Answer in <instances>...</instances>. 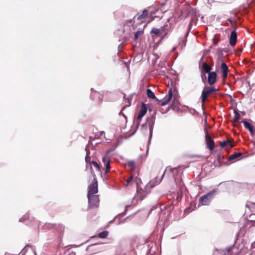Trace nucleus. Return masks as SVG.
<instances>
[{
  "instance_id": "16",
  "label": "nucleus",
  "mask_w": 255,
  "mask_h": 255,
  "mask_svg": "<svg viewBox=\"0 0 255 255\" xmlns=\"http://www.w3.org/2000/svg\"><path fill=\"white\" fill-rule=\"evenodd\" d=\"M220 145L221 148L232 147L233 146L229 140L221 141Z\"/></svg>"
},
{
  "instance_id": "7",
  "label": "nucleus",
  "mask_w": 255,
  "mask_h": 255,
  "mask_svg": "<svg viewBox=\"0 0 255 255\" xmlns=\"http://www.w3.org/2000/svg\"><path fill=\"white\" fill-rule=\"evenodd\" d=\"M205 139L207 147L210 150H213L214 149V142L208 132H206Z\"/></svg>"
},
{
  "instance_id": "2",
  "label": "nucleus",
  "mask_w": 255,
  "mask_h": 255,
  "mask_svg": "<svg viewBox=\"0 0 255 255\" xmlns=\"http://www.w3.org/2000/svg\"><path fill=\"white\" fill-rule=\"evenodd\" d=\"M217 189H215L207 194L202 196L199 199V205L202 206L208 205L217 193Z\"/></svg>"
},
{
  "instance_id": "37",
  "label": "nucleus",
  "mask_w": 255,
  "mask_h": 255,
  "mask_svg": "<svg viewBox=\"0 0 255 255\" xmlns=\"http://www.w3.org/2000/svg\"><path fill=\"white\" fill-rule=\"evenodd\" d=\"M175 49H176V47H173V48H172V51H174V50H175Z\"/></svg>"
},
{
  "instance_id": "25",
  "label": "nucleus",
  "mask_w": 255,
  "mask_h": 255,
  "mask_svg": "<svg viewBox=\"0 0 255 255\" xmlns=\"http://www.w3.org/2000/svg\"><path fill=\"white\" fill-rule=\"evenodd\" d=\"M142 34V31H140V30H138L134 34V39L135 40H136L139 35H141Z\"/></svg>"
},
{
  "instance_id": "10",
  "label": "nucleus",
  "mask_w": 255,
  "mask_h": 255,
  "mask_svg": "<svg viewBox=\"0 0 255 255\" xmlns=\"http://www.w3.org/2000/svg\"><path fill=\"white\" fill-rule=\"evenodd\" d=\"M102 161L104 164L105 167V173H107L110 171V159L108 155H105L102 158Z\"/></svg>"
},
{
  "instance_id": "8",
  "label": "nucleus",
  "mask_w": 255,
  "mask_h": 255,
  "mask_svg": "<svg viewBox=\"0 0 255 255\" xmlns=\"http://www.w3.org/2000/svg\"><path fill=\"white\" fill-rule=\"evenodd\" d=\"M210 70L211 67L206 62H203L201 69V76L203 82L206 79V74L204 72L209 73L210 72Z\"/></svg>"
},
{
  "instance_id": "31",
  "label": "nucleus",
  "mask_w": 255,
  "mask_h": 255,
  "mask_svg": "<svg viewBox=\"0 0 255 255\" xmlns=\"http://www.w3.org/2000/svg\"><path fill=\"white\" fill-rule=\"evenodd\" d=\"M142 192V191H139L138 189H137V196L140 199V200H142L144 197H142L140 196V192Z\"/></svg>"
},
{
  "instance_id": "15",
  "label": "nucleus",
  "mask_w": 255,
  "mask_h": 255,
  "mask_svg": "<svg viewBox=\"0 0 255 255\" xmlns=\"http://www.w3.org/2000/svg\"><path fill=\"white\" fill-rule=\"evenodd\" d=\"M241 123L244 124L245 128L250 131L251 134H254L255 131L254 127L250 123L246 121H243Z\"/></svg>"
},
{
  "instance_id": "5",
  "label": "nucleus",
  "mask_w": 255,
  "mask_h": 255,
  "mask_svg": "<svg viewBox=\"0 0 255 255\" xmlns=\"http://www.w3.org/2000/svg\"><path fill=\"white\" fill-rule=\"evenodd\" d=\"M98 192V183L95 179L93 180L88 187V196L95 195Z\"/></svg>"
},
{
  "instance_id": "3",
  "label": "nucleus",
  "mask_w": 255,
  "mask_h": 255,
  "mask_svg": "<svg viewBox=\"0 0 255 255\" xmlns=\"http://www.w3.org/2000/svg\"><path fill=\"white\" fill-rule=\"evenodd\" d=\"M217 89L214 87H205L202 92L201 94V101L203 104H204L209 95L211 93L215 92Z\"/></svg>"
},
{
  "instance_id": "18",
  "label": "nucleus",
  "mask_w": 255,
  "mask_h": 255,
  "mask_svg": "<svg viewBox=\"0 0 255 255\" xmlns=\"http://www.w3.org/2000/svg\"><path fill=\"white\" fill-rule=\"evenodd\" d=\"M242 155V153L240 152L239 153H235L232 155H231L229 157V160L230 161H232L234 159H237L240 157Z\"/></svg>"
},
{
  "instance_id": "24",
  "label": "nucleus",
  "mask_w": 255,
  "mask_h": 255,
  "mask_svg": "<svg viewBox=\"0 0 255 255\" xmlns=\"http://www.w3.org/2000/svg\"><path fill=\"white\" fill-rule=\"evenodd\" d=\"M228 21L230 22L232 26L234 27V29H236V26L235 25V20L232 18H229L227 20Z\"/></svg>"
},
{
  "instance_id": "30",
  "label": "nucleus",
  "mask_w": 255,
  "mask_h": 255,
  "mask_svg": "<svg viewBox=\"0 0 255 255\" xmlns=\"http://www.w3.org/2000/svg\"><path fill=\"white\" fill-rule=\"evenodd\" d=\"M235 119L236 121H238L239 120V119L240 115L236 111H235Z\"/></svg>"
},
{
  "instance_id": "33",
  "label": "nucleus",
  "mask_w": 255,
  "mask_h": 255,
  "mask_svg": "<svg viewBox=\"0 0 255 255\" xmlns=\"http://www.w3.org/2000/svg\"><path fill=\"white\" fill-rule=\"evenodd\" d=\"M149 130H150V138H151V137L152 136V130H153V126H152V125L150 126Z\"/></svg>"
},
{
  "instance_id": "38",
  "label": "nucleus",
  "mask_w": 255,
  "mask_h": 255,
  "mask_svg": "<svg viewBox=\"0 0 255 255\" xmlns=\"http://www.w3.org/2000/svg\"><path fill=\"white\" fill-rule=\"evenodd\" d=\"M203 58H204V57H203V56H202V57L201 58V59L200 60V61H203Z\"/></svg>"
},
{
  "instance_id": "17",
  "label": "nucleus",
  "mask_w": 255,
  "mask_h": 255,
  "mask_svg": "<svg viewBox=\"0 0 255 255\" xmlns=\"http://www.w3.org/2000/svg\"><path fill=\"white\" fill-rule=\"evenodd\" d=\"M138 180H139V179L137 177L133 178V176L131 175L127 180V186L129 185L131 181H133L137 184Z\"/></svg>"
},
{
  "instance_id": "32",
  "label": "nucleus",
  "mask_w": 255,
  "mask_h": 255,
  "mask_svg": "<svg viewBox=\"0 0 255 255\" xmlns=\"http://www.w3.org/2000/svg\"><path fill=\"white\" fill-rule=\"evenodd\" d=\"M127 100H128V104L127 105V106L128 107V106H129L130 105V104H131V97H129H129H128V98H127Z\"/></svg>"
},
{
  "instance_id": "20",
  "label": "nucleus",
  "mask_w": 255,
  "mask_h": 255,
  "mask_svg": "<svg viewBox=\"0 0 255 255\" xmlns=\"http://www.w3.org/2000/svg\"><path fill=\"white\" fill-rule=\"evenodd\" d=\"M108 234H109V232L108 231H104L103 232L100 233L98 234V237L100 238L104 239V238H106L108 236Z\"/></svg>"
},
{
  "instance_id": "22",
  "label": "nucleus",
  "mask_w": 255,
  "mask_h": 255,
  "mask_svg": "<svg viewBox=\"0 0 255 255\" xmlns=\"http://www.w3.org/2000/svg\"><path fill=\"white\" fill-rule=\"evenodd\" d=\"M235 249L234 246L226 249L227 253H225L226 255H232L233 250Z\"/></svg>"
},
{
  "instance_id": "19",
  "label": "nucleus",
  "mask_w": 255,
  "mask_h": 255,
  "mask_svg": "<svg viewBox=\"0 0 255 255\" xmlns=\"http://www.w3.org/2000/svg\"><path fill=\"white\" fill-rule=\"evenodd\" d=\"M147 11L146 10H144L142 11V14L139 15L137 17V19L139 20H142V19H144L147 15Z\"/></svg>"
},
{
  "instance_id": "27",
  "label": "nucleus",
  "mask_w": 255,
  "mask_h": 255,
  "mask_svg": "<svg viewBox=\"0 0 255 255\" xmlns=\"http://www.w3.org/2000/svg\"><path fill=\"white\" fill-rule=\"evenodd\" d=\"M128 165L132 168H134L135 167V162L134 161H132V160H130V161H129L128 162Z\"/></svg>"
},
{
  "instance_id": "9",
  "label": "nucleus",
  "mask_w": 255,
  "mask_h": 255,
  "mask_svg": "<svg viewBox=\"0 0 255 255\" xmlns=\"http://www.w3.org/2000/svg\"><path fill=\"white\" fill-rule=\"evenodd\" d=\"M221 65L219 67V70L221 71L223 78H226L228 76V67L226 63L221 60Z\"/></svg>"
},
{
  "instance_id": "12",
  "label": "nucleus",
  "mask_w": 255,
  "mask_h": 255,
  "mask_svg": "<svg viewBox=\"0 0 255 255\" xmlns=\"http://www.w3.org/2000/svg\"><path fill=\"white\" fill-rule=\"evenodd\" d=\"M235 30L236 29L231 32L230 36V44L232 46H235L237 42V34Z\"/></svg>"
},
{
  "instance_id": "36",
  "label": "nucleus",
  "mask_w": 255,
  "mask_h": 255,
  "mask_svg": "<svg viewBox=\"0 0 255 255\" xmlns=\"http://www.w3.org/2000/svg\"><path fill=\"white\" fill-rule=\"evenodd\" d=\"M25 219H23V218H21L20 219H19V222H22L23 221H24Z\"/></svg>"
},
{
  "instance_id": "4",
  "label": "nucleus",
  "mask_w": 255,
  "mask_h": 255,
  "mask_svg": "<svg viewBox=\"0 0 255 255\" xmlns=\"http://www.w3.org/2000/svg\"><path fill=\"white\" fill-rule=\"evenodd\" d=\"M89 207L90 208H97L99 206V197L98 195H95L90 196H88Z\"/></svg>"
},
{
  "instance_id": "35",
  "label": "nucleus",
  "mask_w": 255,
  "mask_h": 255,
  "mask_svg": "<svg viewBox=\"0 0 255 255\" xmlns=\"http://www.w3.org/2000/svg\"><path fill=\"white\" fill-rule=\"evenodd\" d=\"M126 108V107H124L123 109L120 112V113H119V115H123V116L126 118V117L125 116V115L123 114V111L124 110V109Z\"/></svg>"
},
{
  "instance_id": "6",
  "label": "nucleus",
  "mask_w": 255,
  "mask_h": 255,
  "mask_svg": "<svg viewBox=\"0 0 255 255\" xmlns=\"http://www.w3.org/2000/svg\"><path fill=\"white\" fill-rule=\"evenodd\" d=\"M147 112V108L145 105V104H142V105L141 107L140 110L139 112L138 116L136 119V124L138 126L140 124V123L141 121L142 117L145 115Z\"/></svg>"
},
{
  "instance_id": "14",
  "label": "nucleus",
  "mask_w": 255,
  "mask_h": 255,
  "mask_svg": "<svg viewBox=\"0 0 255 255\" xmlns=\"http://www.w3.org/2000/svg\"><path fill=\"white\" fill-rule=\"evenodd\" d=\"M164 174L162 176L161 178H155L154 180L150 181L146 185V187H150L153 188L155 185H158L160 183L161 181L162 180V177L163 176Z\"/></svg>"
},
{
  "instance_id": "11",
  "label": "nucleus",
  "mask_w": 255,
  "mask_h": 255,
  "mask_svg": "<svg viewBox=\"0 0 255 255\" xmlns=\"http://www.w3.org/2000/svg\"><path fill=\"white\" fill-rule=\"evenodd\" d=\"M217 80V74L215 72H210L208 73V80L210 85L214 84Z\"/></svg>"
},
{
  "instance_id": "28",
  "label": "nucleus",
  "mask_w": 255,
  "mask_h": 255,
  "mask_svg": "<svg viewBox=\"0 0 255 255\" xmlns=\"http://www.w3.org/2000/svg\"><path fill=\"white\" fill-rule=\"evenodd\" d=\"M90 160H91V157L90 156H89L88 153L87 152V155L85 157V161L87 163H89L90 164H92Z\"/></svg>"
},
{
  "instance_id": "26",
  "label": "nucleus",
  "mask_w": 255,
  "mask_h": 255,
  "mask_svg": "<svg viewBox=\"0 0 255 255\" xmlns=\"http://www.w3.org/2000/svg\"><path fill=\"white\" fill-rule=\"evenodd\" d=\"M91 164L99 171H100V166L96 161H92Z\"/></svg>"
},
{
  "instance_id": "29",
  "label": "nucleus",
  "mask_w": 255,
  "mask_h": 255,
  "mask_svg": "<svg viewBox=\"0 0 255 255\" xmlns=\"http://www.w3.org/2000/svg\"><path fill=\"white\" fill-rule=\"evenodd\" d=\"M174 169H175V168H173V169H172V168H170V167H167V168H166V169H165V171H164V174H165V173H167V172H172V171L173 170H174Z\"/></svg>"
},
{
  "instance_id": "13",
  "label": "nucleus",
  "mask_w": 255,
  "mask_h": 255,
  "mask_svg": "<svg viewBox=\"0 0 255 255\" xmlns=\"http://www.w3.org/2000/svg\"><path fill=\"white\" fill-rule=\"evenodd\" d=\"M172 97V92L171 89H170L167 95L164 98L163 101L161 103L160 105L161 106H165L167 105L171 100V98Z\"/></svg>"
},
{
  "instance_id": "1",
  "label": "nucleus",
  "mask_w": 255,
  "mask_h": 255,
  "mask_svg": "<svg viewBox=\"0 0 255 255\" xmlns=\"http://www.w3.org/2000/svg\"><path fill=\"white\" fill-rule=\"evenodd\" d=\"M176 23L175 18L173 14L168 19L166 23L161 27V34L164 37L168 34V31H171L174 27Z\"/></svg>"
},
{
  "instance_id": "21",
  "label": "nucleus",
  "mask_w": 255,
  "mask_h": 255,
  "mask_svg": "<svg viewBox=\"0 0 255 255\" xmlns=\"http://www.w3.org/2000/svg\"><path fill=\"white\" fill-rule=\"evenodd\" d=\"M146 93H147V95L148 98H150L151 99L155 98V96L154 95V93L150 89H147Z\"/></svg>"
},
{
  "instance_id": "34",
  "label": "nucleus",
  "mask_w": 255,
  "mask_h": 255,
  "mask_svg": "<svg viewBox=\"0 0 255 255\" xmlns=\"http://www.w3.org/2000/svg\"><path fill=\"white\" fill-rule=\"evenodd\" d=\"M191 23H190L188 29V31L186 33V36H187L188 35V34L190 32V30L191 29Z\"/></svg>"
},
{
  "instance_id": "23",
  "label": "nucleus",
  "mask_w": 255,
  "mask_h": 255,
  "mask_svg": "<svg viewBox=\"0 0 255 255\" xmlns=\"http://www.w3.org/2000/svg\"><path fill=\"white\" fill-rule=\"evenodd\" d=\"M151 33L155 35L161 34V28L160 29H157L156 28L153 27L151 29Z\"/></svg>"
}]
</instances>
